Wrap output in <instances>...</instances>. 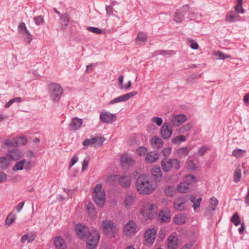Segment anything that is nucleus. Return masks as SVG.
Returning <instances> with one entry per match:
<instances>
[{
    "mask_svg": "<svg viewBox=\"0 0 249 249\" xmlns=\"http://www.w3.org/2000/svg\"><path fill=\"white\" fill-rule=\"evenodd\" d=\"M75 231L77 235L81 239L87 237L86 243L88 249H94L100 238V234L96 230L91 231L89 232L87 227L82 224H78L75 227Z\"/></svg>",
    "mask_w": 249,
    "mask_h": 249,
    "instance_id": "obj_1",
    "label": "nucleus"
},
{
    "mask_svg": "<svg viewBox=\"0 0 249 249\" xmlns=\"http://www.w3.org/2000/svg\"><path fill=\"white\" fill-rule=\"evenodd\" d=\"M136 186L137 190L140 194L149 195L156 189L157 184L150 176L143 174L137 178Z\"/></svg>",
    "mask_w": 249,
    "mask_h": 249,
    "instance_id": "obj_2",
    "label": "nucleus"
},
{
    "mask_svg": "<svg viewBox=\"0 0 249 249\" xmlns=\"http://www.w3.org/2000/svg\"><path fill=\"white\" fill-rule=\"evenodd\" d=\"M92 196L95 203L98 206L103 207L106 201V193L102 190V185L101 183L97 184L94 188Z\"/></svg>",
    "mask_w": 249,
    "mask_h": 249,
    "instance_id": "obj_3",
    "label": "nucleus"
},
{
    "mask_svg": "<svg viewBox=\"0 0 249 249\" xmlns=\"http://www.w3.org/2000/svg\"><path fill=\"white\" fill-rule=\"evenodd\" d=\"M157 205L147 202H142L141 213L146 220L151 219L157 213Z\"/></svg>",
    "mask_w": 249,
    "mask_h": 249,
    "instance_id": "obj_4",
    "label": "nucleus"
},
{
    "mask_svg": "<svg viewBox=\"0 0 249 249\" xmlns=\"http://www.w3.org/2000/svg\"><path fill=\"white\" fill-rule=\"evenodd\" d=\"M48 92L51 99L55 102L59 101L63 93V89L59 84L51 83L48 86Z\"/></svg>",
    "mask_w": 249,
    "mask_h": 249,
    "instance_id": "obj_5",
    "label": "nucleus"
},
{
    "mask_svg": "<svg viewBox=\"0 0 249 249\" xmlns=\"http://www.w3.org/2000/svg\"><path fill=\"white\" fill-rule=\"evenodd\" d=\"M180 161L177 159L164 158L162 160L161 164L164 172H168L172 170H178L180 168Z\"/></svg>",
    "mask_w": 249,
    "mask_h": 249,
    "instance_id": "obj_6",
    "label": "nucleus"
},
{
    "mask_svg": "<svg viewBox=\"0 0 249 249\" xmlns=\"http://www.w3.org/2000/svg\"><path fill=\"white\" fill-rule=\"evenodd\" d=\"M102 229L105 234L110 238L115 237L117 233L116 227L114 223L110 220H106L103 221Z\"/></svg>",
    "mask_w": 249,
    "mask_h": 249,
    "instance_id": "obj_7",
    "label": "nucleus"
},
{
    "mask_svg": "<svg viewBox=\"0 0 249 249\" xmlns=\"http://www.w3.org/2000/svg\"><path fill=\"white\" fill-rule=\"evenodd\" d=\"M136 230V224L133 220H129L124 228V232L127 236H132L135 235Z\"/></svg>",
    "mask_w": 249,
    "mask_h": 249,
    "instance_id": "obj_8",
    "label": "nucleus"
},
{
    "mask_svg": "<svg viewBox=\"0 0 249 249\" xmlns=\"http://www.w3.org/2000/svg\"><path fill=\"white\" fill-rule=\"evenodd\" d=\"M173 128L170 123H165L160 128V135L164 139H169L173 133Z\"/></svg>",
    "mask_w": 249,
    "mask_h": 249,
    "instance_id": "obj_9",
    "label": "nucleus"
},
{
    "mask_svg": "<svg viewBox=\"0 0 249 249\" xmlns=\"http://www.w3.org/2000/svg\"><path fill=\"white\" fill-rule=\"evenodd\" d=\"M188 200L187 196L179 197L175 200L174 207L176 210L179 211H183L185 208L186 203Z\"/></svg>",
    "mask_w": 249,
    "mask_h": 249,
    "instance_id": "obj_10",
    "label": "nucleus"
},
{
    "mask_svg": "<svg viewBox=\"0 0 249 249\" xmlns=\"http://www.w3.org/2000/svg\"><path fill=\"white\" fill-rule=\"evenodd\" d=\"M100 119L103 123H111L116 120V116L109 112L102 111L100 113Z\"/></svg>",
    "mask_w": 249,
    "mask_h": 249,
    "instance_id": "obj_11",
    "label": "nucleus"
},
{
    "mask_svg": "<svg viewBox=\"0 0 249 249\" xmlns=\"http://www.w3.org/2000/svg\"><path fill=\"white\" fill-rule=\"evenodd\" d=\"M157 231L154 228L147 230L144 233L145 241L147 244H152L155 240Z\"/></svg>",
    "mask_w": 249,
    "mask_h": 249,
    "instance_id": "obj_12",
    "label": "nucleus"
},
{
    "mask_svg": "<svg viewBox=\"0 0 249 249\" xmlns=\"http://www.w3.org/2000/svg\"><path fill=\"white\" fill-rule=\"evenodd\" d=\"M137 94V91H134L133 92L120 96L118 97L114 98V99L111 100L109 104H114L117 103L126 101L128 100L130 98Z\"/></svg>",
    "mask_w": 249,
    "mask_h": 249,
    "instance_id": "obj_13",
    "label": "nucleus"
},
{
    "mask_svg": "<svg viewBox=\"0 0 249 249\" xmlns=\"http://www.w3.org/2000/svg\"><path fill=\"white\" fill-rule=\"evenodd\" d=\"M186 120L185 115L180 114L174 116L171 119V125L174 126H178L183 124Z\"/></svg>",
    "mask_w": 249,
    "mask_h": 249,
    "instance_id": "obj_14",
    "label": "nucleus"
},
{
    "mask_svg": "<svg viewBox=\"0 0 249 249\" xmlns=\"http://www.w3.org/2000/svg\"><path fill=\"white\" fill-rule=\"evenodd\" d=\"M4 146L7 150L10 151V150L18 148V142L17 140L14 138L8 139L5 140Z\"/></svg>",
    "mask_w": 249,
    "mask_h": 249,
    "instance_id": "obj_15",
    "label": "nucleus"
},
{
    "mask_svg": "<svg viewBox=\"0 0 249 249\" xmlns=\"http://www.w3.org/2000/svg\"><path fill=\"white\" fill-rule=\"evenodd\" d=\"M6 156L9 157L11 160H17L22 158V155L21 152L17 148L8 151Z\"/></svg>",
    "mask_w": 249,
    "mask_h": 249,
    "instance_id": "obj_16",
    "label": "nucleus"
},
{
    "mask_svg": "<svg viewBox=\"0 0 249 249\" xmlns=\"http://www.w3.org/2000/svg\"><path fill=\"white\" fill-rule=\"evenodd\" d=\"M82 120L75 117L71 120L69 124V127L71 130L76 131L79 129L82 124Z\"/></svg>",
    "mask_w": 249,
    "mask_h": 249,
    "instance_id": "obj_17",
    "label": "nucleus"
},
{
    "mask_svg": "<svg viewBox=\"0 0 249 249\" xmlns=\"http://www.w3.org/2000/svg\"><path fill=\"white\" fill-rule=\"evenodd\" d=\"M188 9V6L185 5L182 7L181 9L178 10L175 14L174 20L178 23H180L182 18L184 17L185 11H186Z\"/></svg>",
    "mask_w": 249,
    "mask_h": 249,
    "instance_id": "obj_18",
    "label": "nucleus"
},
{
    "mask_svg": "<svg viewBox=\"0 0 249 249\" xmlns=\"http://www.w3.org/2000/svg\"><path fill=\"white\" fill-rule=\"evenodd\" d=\"M118 182L122 187L124 188L129 187L131 183L130 176L126 175L119 177L118 176Z\"/></svg>",
    "mask_w": 249,
    "mask_h": 249,
    "instance_id": "obj_19",
    "label": "nucleus"
},
{
    "mask_svg": "<svg viewBox=\"0 0 249 249\" xmlns=\"http://www.w3.org/2000/svg\"><path fill=\"white\" fill-rule=\"evenodd\" d=\"M151 143L154 148L157 149L161 148L163 146V142L161 139L156 136L152 137Z\"/></svg>",
    "mask_w": 249,
    "mask_h": 249,
    "instance_id": "obj_20",
    "label": "nucleus"
},
{
    "mask_svg": "<svg viewBox=\"0 0 249 249\" xmlns=\"http://www.w3.org/2000/svg\"><path fill=\"white\" fill-rule=\"evenodd\" d=\"M121 162L123 166L126 165H132L134 162L131 156L128 154H124L121 156Z\"/></svg>",
    "mask_w": 249,
    "mask_h": 249,
    "instance_id": "obj_21",
    "label": "nucleus"
},
{
    "mask_svg": "<svg viewBox=\"0 0 249 249\" xmlns=\"http://www.w3.org/2000/svg\"><path fill=\"white\" fill-rule=\"evenodd\" d=\"M239 16L234 11L229 12L226 16V20L227 22L232 23L239 20Z\"/></svg>",
    "mask_w": 249,
    "mask_h": 249,
    "instance_id": "obj_22",
    "label": "nucleus"
},
{
    "mask_svg": "<svg viewBox=\"0 0 249 249\" xmlns=\"http://www.w3.org/2000/svg\"><path fill=\"white\" fill-rule=\"evenodd\" d=\"M159 158V155L157 153L150 152L147 153L145 160L146 162L152 163L155 162Z\"/></svg>",
    "mask_w": 249,
    "mask_h": 249,
    "instance_id": "obj_23",
    "label": "nucleus"
},
{
    "mask_svg": "<svg viewBox=\"0 0 249 249\" xmlns=\"http://www.w3.org/2000/svg\"><path fill=\"white\" fill-rule=\"evenodd\" d=\"M70 22L69 16L67 13H64L61 15L60 24L61 29L64 30L67 28Z\"/></svg>",
    "mask_w": 249,
    "mask_h": 249,
    "instance_id": "obj_24",
    "label": "nucleus"
},
{
    "mask_svg": "<svg viewBox=\"0 0 249 249\" xmlns=\"http://www.w3.org/2000/svg\"><path fill=\"white\" fill-rule=\"evenodd\" d=\"M54 242L56 249H66L67 246L62 237L60 236L56 237Z\"/></svg>",
    "mask_w": 249,
    "mask_h": 249,
    "instance_id": "obj_25",
    "label": "nucleus"
},
{
    "mask_svg": "<svg viewBox=\"0 0 249 249\" xmlns=\"http://www.w3.org/2000/svg\"><path fill=\"white\" fill-rule=\"evenodd\" d=\"M159 220L161 222H167L170 220V212L167 210H162L159 215Z\"/></svg>",
    "mask_w": 249,
    "mask_h": 249,
    "instance_id": "obj_26",
    "label": "nucleus"
},
{
    "mask_svg": "<svg viewBox=\"0 0 249 249\" xmlns=\"http://www.w3.org/2000/svg\"><path fill=\"white\" fill-rule=\"evenodd\" d=\"M196 180V178L195 176L193 175H188L184 177L183 182H185L189 187L191 188L195 183Z\"/></svg>",
    "mask_w": 249,
    "mask_h": 249,
    "instance_id": "obj_27",
    "label": "nucleus"
},
{
    "mask_svg": "<svg viewBox=\"0 0 249 249\" xmlns=\"http://www.w3.org/2000/svg\"><path fill=\"white\" fill-rule=\"evenodd\" d=\"M178 239L175 236H170L168 240V247L169 249H176L178 244Z\"/></svg>",
    "mask_w": 249,
    "mask_h": 249,
    "instance_id": "obj_28",
    "label": "nucleus"
},
{
    "mask_svg": "<svg viewBox=\"0 0 249 249\" xmlns=\"http://www.w3.org/2000/svg\"><path fill=\"white\" fill-rule=\"evenodd\" d=\"M152 176L157 179L158 181H160L162 178V173L160 167H155L151 170Z\"/></svg>",
    "mask_w": 249,
    "mask_h": 249,
    "instance_id": "obj_29",
    "label": "nucleus"
},
{
    "mask_svg": "<svg viewBox=\"0 0 249 249\" xmlns=\"http://www.w3.org/2000/svg\"><path fill=\"white\" fill-rule=\"evenodd\" d=\"M189 199L191 202L193 203V207L195 211L200 207V202L202 200V198L199 197L196 198L195 196L192 195L190 196Z\"/></svg>",
    "mask_w": 249,
    "mask_h": 249,
    "instance_id": "obj_30",
    "label": "nucleus"
},
{
    "mask_svg": "<svg viewBox=\"0 0 249 249\" xmlns=\"http://www.w3.org/2000/svg\"><path fill=\"white\" fill-rule=\"evenodd\" d=\"M10 159L9 157L5 156L0 157V166L3 169H6L10 164Z\"/></svg>",
    "mask_w": 249,
    "mask_h": 249,
    "instance_id": "obj_31",
    "label": "nucleus"
},
{
    "mask_svg": "<svg viewBox=\"0 0 249 249\" xmlns=\"http://www.w3.org/2000/svg\"><path fill=\"white\" fill-rule=\"evenodd\" d=\"M87 210L89 215L93 217L96 215V211L93 204L91 202L89 203L87 205Z\"/></svg>",
    "mask_w": 249,
    "mask_h": 249,
    "instance_id": "obj_32",
    "label": "nucleus"
},
{
    "mask_svg": "<svg viewBox=\"0 0 249 249\" xmlns=\"http://www.w3.org/2000/svg\"><path fill=\"white\" fill-rule=\"evenodd\" d=\"M36 238L35 234L33 233L25 234L21 238L20 242L21 243H24L26 241H27L28 243L33 242Z\"/></svg>",
    "mask_w": 249,
    "mask_h": 249,
    "instance_id": "obj_33",
    "label": "nucleus"
},
{
    "mask_svg": "<svg viewBox=\"0 0 249 249\" xmlns=\"http://www.w3.org/2000/svg\"><path fill=\"white\" fill-rule=\"evenodd\" d=\"M190 187L185 182H182L177 187L178 191L182 193H187L190 191Z\"/></svg>",
    "mask_w": 249,
    "mask_h": 249,
    "instance_id": "obj_34",
    "label": "nucleus"
},
{
    "mask_svg": "<svg viewBox=\"0 0 249 249\" xmlns=\"http://www.w3.org/2000/svg\"><path fill=\"white\" fill-rule=\"evenodd\" d=\"M25 163V159H23L21 160L17 161L13 168V170L14 171H17L23 170L24 167V166Z\"/></svg>",
    "mask_w": 249,
    "mask_h": 249,
    "instance_id": "obj_35",
    "label": "nucleus"
},
{
    "mask_svg": "<svg viewBox=\"0 0 249 249\" xmlns=\"http://www.w3.org/2000/svg\"><path fill=\"white\" fill-rule=\"evenodd\" d=\"M186 222V216L181 213L178 214L175 216V222L177 224L181 225L185 223Z\"/></svg>",
    "mask_w": 249,
    "mask_h": 249,
    "instance_id": "obj_36",
    "label": "nucleus"
},
{
    "mask_svg": "<svg viewBox=\"0 0 249 249\" xmlns=\"http://www.w3.org/2000/svg\"><path fill=\"white\" fill-rule=\"evenodd\" d=\"M135 198L134 197L131 196L129 195L127 196L124 201V204L126 208L131 207L134 202Z\"/></svg>",
    "mask_w": 249,
    "mask_h": 249,
    "instance_id": "obj_37",
    "label": "nucleus"
},
{
    "mask_svg": "<svg viewBox=\"0 0 249 249\" xmlns=\"http://www.w3.org/2000/svg\"><path fill=\"white\" fill-rule=\"evenodd\" d=\"M118 181V175H113L108 176L107 179V183L109 185H113Z\"/></svg>",
    "mask_w": 249,
    "mask_h": 249,
    "instance_id": "obj_38",
    "label": "nucleus"
},
{
    "mask_svg": "<svg viewBox=\"0 0 249 249\" xmlns=\"http://www.w3.org/2000/svg\"><path fill=\"white\" fill-rule=\"evenodd\" d=\"M16 216L13 213H10L7 216L5 223L8 226H10L15 221Z\"/></svg>",
    "mask_w": 249,
    "mask_h": 249,
    "instance_id": "obj_39",
    "label": "nucleus"
},
{
    "mask_svg": "<svg viewBox=\"0 0 249 249\" xmlns=\"http://www.w3.org/2000/svg\"><path fill=\"white\" fill-rule=\"evenodd\" d=\"M241 170L240 168H236L233 174V181L238 183L241 178Z\"/></svg>",
    "mask_w": 249,
    "mask_h": 249,
    "instance_id": "obj_40",
    "label": "nucleus"
},
{
    "mask_svg": "<svg viewBox=\"0 0 249 249\" xmlns=\"http://www.w3.org/2000/svg\"><path fill=\"white\" fill-rule=\"evenodd\" d=\"M147 36L144 33L139 32L136 39V41L137 44H140V43H138L139 41L145 42L147 41Z\"/></svg>",
    "mask_w": 249,
    "mask_h": 249,
    "instance_id": "obj_41",
    "label": "nucleus"
},
{
    "mask_svg": "<svg viewBox=\"0 0 249 249\" xmlns=\"http://www.w3.org/2000/svg\"><path fill=\"white\" fill-rule=\"evenodd\" d=\"M164 192L167 196H172L175 193L174 187L171 185H166L164 188Z\"/></svg>",
    "mask_w": 249,
    "mask_h": 249,
    "instance_id": "obj_42",
    "label": "nucleus"
},
{
    "mask_svg": "<svg viewBox=\"0 0 249 249\" xmlns=\"http://www.w3.org/2000/svg\"><path fill=\"white\" fill-rule=\"evenodd\" d=\"M186 137L184 135H179L172 139V142L175 144L178 145L181 142L185 141Z\"/></svg>",
    "mask_w": 249,
    "mask_h": 249,
    "instance_id": "obj_43",
    "label": "nucleus"
},
{
    "mask_svg": "<svg viewBox=\"0 0 249 249\" xmlns=\"http://www.w3.org/2000/svg\"><path fill=\"white\" fill-rule=\"evenodd\" d=\"M192 127V126L191 124H186L179 127L178 130V132L179 133H184L189 131Z\"/></svg>",
    "mask_w": 249,
    "mask_h": 249,
    "instance_id": "obj_44",
    "label": "nucleus"
},
{
    "mask_svg": "<svg viewBox=\"0 0 249 249\" xmlns=\"http://www.w3.org/2000/svg\"><path fill=\"white\" fill-rule=\"evenodd\" d=\"M242 0H237V4L235 7V10L236 13H244L245 12L244 9L242 8Z\"/></svg>",
    "mask_w": 249,
    "mask_h": 249,
    "instance_id": "obj_45",
    "label": "nucleus"
},
{
    "mask_svg": "<svg viewBox=\"0 0 249 249\" xmlns=\"http://www.w3.org/2000/svg\"><path fill=\"white\" fill-rule=\"evenodd\" d=\"M246 152L245 150L238 148L233 150L232 155L235 157H241L244 156Z\"/></svg>",
    "mask_w": 249,
    "mask_h": 249,
    "instance_id": "obj_46",
    "label": "nucleus"
},
{
    "mask_svg": "<svg viewBox=\"0 0 249 249\" xmlns=\"http://www.w3.org/2000/svg\"><path fill=\"white\" fill-rule=\"evenodd\" d=\"M178 154L181 157H185L189 153L188 149L186 147L179 148L177 151Z\"/></svg>",
    "mask_w": 249,
    "mask_h": 249,
    "instance_id": "obj_47",
    "label": "nucleus"
},
{
    "mask_svg": "<svg viewBox=\"0 0 249 249\" xmlns=\"http://www.w3.org/2000/svg\"><path fill=\"white\" fill-rule=\"evenodd\" d=\"M218 201L217 199L214 197H212L210 198V201L209 204V208L212 210L214 211L215 208L218 204Z\"/></svg>",
    "mask_w": 249,
    "mask_h": 249,
    "instance_id": "obj_48",
    "label": "nucleus"
},
{
    "mask_svg": "<svg viewBox=\"0 0 249 249\" xmlns=\"http://www.w3.org/2000/svg\"><path fill=\"white\" fill-rule=\"evenodd\" d=\"M231 221L235 226H238L241 223L240 218L237 213H235L231 217Z\"/></svg>",
    "mask_w": 249,
    "mask_h": 249,
    "instance_id": "obj_49",
    "label": "nucleus"
},
{
    "mask_svg": "<svg viewBox=\"0 0 249 249\" xmlns=\"http://www.w3.org/2000/svg\"><path fill=\"white\" fill-rule=\"evenodd\" d=\"M22 35L24 37V40L27 43H30L32 40V35L28 31L27 32H23Z\"/></svg>",
    "mask_w": 249,
    "mask_h": 249,
    "instance_id": "obj_50",
    "label": "nucleus"
},
{
    "mask_svg": "<svg viewBox=\"0 0 249 249\" xmlns=\"http://www.w3.org/2000/svg\"><path fill=\"white\" fill-rule=\"evenodd\" d=\"M147 152V149L144 146L139 147L136 151L137 154L140 156H144Z\"/></svg>",
    "mask_w": 249,
    "mask_h": 249,
    "instance_id": "obj_51",
    "label": "nucleus"
},
{
    "mask_svg": "<svg viewBox=\"0 0 249 249\" xmlns=\"http://www.w3.org/2000/svg\"><path fill=\"white\" fill-rule=\"evenodd\" d=\"M157 54H162L163 55H172L175 54L173 51L159 50L155 52Z\"/></svg>",
    "mask_w": 249,
    "mask_h": 249,
    "instance_id": "obj_52",
    "label": "nucleus"
},
{
    "mask_svg": "<svg viewBox=\"0 0 249 249\" xmlns=\"http://www.w3.org/2000/svg\"><path fill=\"white\" fill-rule=\"evenodd\" d=\"M95 139V143L97 146H100L103 144V142L106 140V138L102 137H93Z\"/></svg>",
    "mask_w": 249,
    "mask_h": 249,
    "instance_id": "obj_53",
    "label": "nucleus"
},
{
    "mask_svg": "<svg viewBox=\"0 0 249 249\" xmlns=\"http://www.w3.org/2000/svg\"><path fill=\"white\" fill-rule=\"evenodd\" d=\"M171 153V148L169 147H165L163 148L161 152V153L162 154L163 156L165 157L164 158H167Z\"/></svg>",
    "mask_w": 249,
    "mask_h": 249,
    "instance_id": "obj_54",
    "label": "nucleus"
},
{
    "mask_svg": "<svg viewBox=\"0 0 249 249\" xmlns=\"http://www.w3.org/2000/svg\"><path fill=\"white\" fill-rule=\"evenodd\" d=\"M18 31L20 33L22 34L23 32H27L28 30L26 27L25 24L24 22H21L19 24L18 28Z\"/></svg>",
    "mask_w": 249,
    "mask_h": 249,
    "instance_id": "obj_55",
    "label": "nucleus"
},
{
    "mask_svg": "<svg viewBox=\"0 0 249 249\" xmlns=\"http://www.w3.org/2000/svg\"><path fill=\"white\" fill-rule=\"evenodd\" d=\"M87 29L89 31L96 34H100L102 33V30L97 27L89 26L87 28Z\"/></svg>",
    "mask_w": 249,
    "mask_h": 249,
    "instance_id": "obj_56",
    "label": "nucleus"
},
{
    "mask_svg": "<svg viewBox=\"0 0 249 249\" xmlns=\"http://www.w3.org/2000/svg\"><path fill=\"white\" fill-rule=\"evenodd\" d=\"M215 55L217 56L218 59H225L228 58H231L230 55H227L220 52H216Z\"/></svg>",
    "mask_w": 249,
    "mask_h": 249,
    "instance_id": "obj_57",
    "label": "nucleus"
},
{
    "mask_svg": "<svg viewBox=\"0 0 249 249\" xmlns=\"http://www.w3.org/2000/svg\"><path fill=\"white\" fill-rule=\"evenodd\" d=\"M34 20L37 25H39L43 23L44 18L42 16H38L34 18Z\"/></svg>",
    "mask_w": 249,
    "mask_h": 249,
    "instance_id": "obj_58",
    "label": "nucleus"
},
{
    "mask_svg": "<svg viewBox=\"0 0 249 249\" xmlns=\"http://www.w3.org/2000/svg\"><path fill=\"white\" fill-rule=\"evenodd\" d=\"M152 122L156 124L158 126H160L162 123L163 120L161 117H153L151 118Z\"/></svg>",
    "mask_w": 249,
    "mask_h": 249,
    "instance_id": "obj_59",
    "label": "nucleus"
},
{
    "mask_svg": "<svg viewBox=\"0 0 249 249\" xmlns=\"http://www.w3.org/2000/svg\"><path fill=\"white\" fill-rule=\"evenodd\" d=\"M95 139H93V138L91 139H86L83 142V144L84 146H89L91 144L95 143Z\"/></svg>",
    "mask_w": 249,
    "mask_h": 249,
    "instance_id": "obj_60",
    "label": "nucleus"
},
{
    "mask_svg": "<svg viewBox=\"0 0 249 249\" xmlns=\"http://www.w3.org/2000/svg\"><path fill=\"white\" fill-rule=\"evenodd\" d=\"M89 158H85L83 160V163H82V172H84L87 169V168L88 166L89 163Z\"/></svg>",
    "mask_w": 249,
    "mask_h": 249,
    "instance_id": "obj_61",
    "label": "nucleus"
},
{
    "mask_svg": "<svg viewBox=\"0 0 249 249\" xmlns=\"http://www.w3.org/2000/svg\"><path fill=\"white\" fill-rule=\"evenodd\" d=\"M188 168L191 170H195L196 169V166L194 162L192 160H190L187 163Z\"/></svg>",
    "mask_w": 249,
    "mask_h": 249,
    "instance_id": "obj_62",
    "label": "nucleus"
},
{
    "mask_svg": "<svg viewBox=\"0 0 249 249\" xmlns=\"http://www.w3.org/2000/svg\"><path fill=\"white\" fill-rule=\"evenodd\" d=\"M207 150V148L206 146H202L200 147L198 150V155L199 156H202Z\"/></svg>",
    "mask_w": 249,
    "mask_h": 249,
    "instance_id": "obj_63",
    "label": "nucleus"
},
{
    "mask_svg": "<svg viewBox=\"0 0 249 249\" xmlns=\"http://www.w3.org/2000/svg\"><path fill=\"white\" fill-rule=\"evenodd\" d=\"M25 202L24 201L20 202L18 204L16 207L15 209L16 210L18 213H19L21 211L22 209L23 208Z\"/></svg>",
    "mask_w": 249,
    "mask_h": 249,
    "instance_id": "obj_64",
    "label": "nucleus"
}]
</instances>
